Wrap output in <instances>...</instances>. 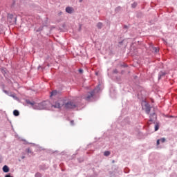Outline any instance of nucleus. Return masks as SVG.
Masks as SVG:
<instances>
[{
  "label": "nucleus",
  "instance_id": "nucleus-1",
  "mask_svg": "<svg viewBox=\"0 0 177 177\" xmlns=\"http://www.w3.org/2000/svg\"><path fill=\"white\" fill-rule=\"evenodd\" d=\"M26 103L27 104H30L32 106L34 110H45L48 109V104H49V101H43L41 103L37 104L35 102H30V100H26Z\"/></svg>",
  "mask_w": 177,
  "mask_h": 177
},
{
  "label": "nucleus",
  "instance_id": "nucleus-2",
  "mask_svg": "<svg viewBox=\"0 0 177 177\" xmlns=\"http://www.w3.org/2000/svg\"><path fill=\"white\" fill-rule=\"evenodd\" d=\"M100 91V84H98L95 88V89H93V91H91L87 93V96L85 98L86 102H89V100H91V99H92V97H93V96H95V95H96V93H99Z\"/></svg>",
  "mask_w": 177,
  "mask_h": 177
},
{
  "label": "nucleus",
  "instance_id": "nucleus-3",
  "mask_svg": "<svg viewBox=\"0 0 177 177\" xmlns=\"http://www.w3.org/2000/svg\"><path fill=\"white\" fill-rule=\"evenodd\" d=\"M64 109H75L77 107V104H75L74 102L71 101H68L66 102V100H64Z\"/></svg>",
  "mask_w": 177,
  "mask_h": 177
},
{
  "label": "nucleus",
  "instance_id": "nucleus-4",
  "mask_svg": "<svg viewBox=\"0 0 177 177\" xmlns=\"http://www.w3.org/2000/svg\"><path fill=\"white\" fill-rule=\"evenodd\" d=\"M52 107L54 109H62V107H64V100H59L55 102V104L52 105Z\"/></svg>",
  "mask_w": 177,
  "mask_h": 177
},
{
  "label": "nucleus",
  "instance_id": "nucleus-5",
  "mask_svg": "<svg viewBox=\"0 0 177 177\" xmlns=\"http://www.w3.org/2000/svg\"><path fill=\"white\" fill-rule=\"evenodd\" d=\"M145 110L146 114H150V111L151 110V106H150V104L147 103V102H145Z\"/></svg>",
  "mask_w": 177,
  "mask_h": 177
},
{
  "label": "nucleus",
  "instance_id": "nucleus-6",
  "mask_svg": "<svg viewBox=\"0 0 177 177\" xmlns=\"http://www.w3.org/2000/svg\"><path fill=\"white\" fill-rule=\"evenodd\" d=\"M157 120V114L156 113H153L150 114L149 116V122L156 123V121Z\"/></svg>",
  "mask_w": 177,
  "mask_h": 177
},
{
  "label": "nucleus",
  "instance_id": "nucleus-7",
  "mask_svg": "<svg viewBox=\"0 0 177 177\" xmlns=\"http://www.w3.org/2000/svg\"><path fill=\"white\" fill-rule=\"evenodd\" d=\"M0 71H1V73L4 77H6L8 75V73H9L8 69L5 67L0 68Z\"/></svg>",
  "mask_w": 177,
  "mask_h": 177
},
{
  "label": "nucleus",
  "instance_id": "nucleus-8",
  "mask_svg": "<svg viewBox=\"0 0 177 177\" xmlns=\"http://www.w3.org/2000/svg\"><path fill=\"white\" fill-rule=\"evenodd\" d=\"M165 75H167V73L164 72V71H160L158 73V80L160 81V80H161V78L162 77H165Z\"/></svg>",
  "mask_w": 177,
  "mask_h": 177
},
{
  "label": "nucleus",
  "instance_id": "nucleus-9",
  "mask_svg": "<svg viewBox=\"0 0 177 177\" xmlns=\"http://www.w3.org/2000/svg\"><path fill=\"white\" fill-rule=\"evenodd\" d=\"M66 13H69V15H71L74 12V8L73 7L68 6L66 8Z\"/></svg>",
  "mask_w": 177,
  "mask_h": 177
},
{
  "label": "nucleus",
  "instance_id": "nucleus-10",
  "mask_svg": "<svg viewBox=\"0 0 177 177\" xmlns=\"http://www.w3.org/2000/svg\"><path fill=\"white\" fill-rule=\"evenodd\" d=\"M2 169L3 172H4L5 174H8V172H9L10 171L9 167L6 165L3 167Z\"/></svg>",
  "mask_w": 177,
  "mask_h": 177
},
{
  "label": "nucleus",
  "instance_id": "nucleus-11",
  "mask_svg": "<svg viewBox=\"0 0 177 177\" xmlns=\"http://www.w3.org/2000/svg\"><path fill=\"white\" fill-rule=\"evenodd\" d=\"M13 115H15V117H19L20 115V112L19 111V110L15 109L13 111Z\"/></svg>",
  "mask_w": 177,
  "mask_h": 177
},
{
  "label": "nucleus",
  "instance_id": "nucleus-12",
  "mask_svg": "<svg viewBox=\"0 0 177 177\" xmlns=\"http://www.w3.org/2000/svg\"><path fill=\"white\" fill-rule=\"evenodd\" d=\"M97 27L99 30H102V28L103 27V23H102V22L97 23Z\"/></svg>",
  "mask_w": 177,
  "mask_h": 177
},
{
  "label": "nucleus",
  "instance_id": "nucleus-13",
  "mask_svg": "<svg viewBox=\"0 0 177 177\" xmlns=\"http://www.w3.org/2000/svg\"><path fill=\"white\" fill-rule=\"evenodd\" d=\"M160 129V124L158 122H156L155 124V132H157Z\"/></svg>",
  "mask_w": 177,
  "mask_h": 177
},
{
  "label": "nucleus",
  "instance_id": "nucleus-14",
  "mask_svg": "<svg viewBox=\"0 0 177 177\" xmlns=\"http://www.w3.org/2000/svg\"><path fill=\"white\" fill-rule=\"evenodd\" d=\"M129 28V26H128L127 25H124V26H123L124 32H127Z\"/></svg>",
  "mask_w": 177,
  "mask_h": 177
},
{
  "label": "nucleus",
  "instance_id": "nucleus-15",
  "mask_svg": "<svg viewBox=\"0 0 177 177\" xmlns=\"http://www.w3.org/2000/svg\"><path fill=\"white\" fill-rule=\"evenodd\" d=\"M8 19H10V20H12V19H15V21H16V20H17V19H16V17H13V15H12V14H9L8 15Z\"/></svg>",
  "mask_w": 177,
  "mask_h": 177
},
{
  "label": "nucleus",
  "instance_id": "nucleus-16",
  "mask_svg": "<svg viewBox=\"0 0 177 177\" xmlns=\"http://www.w3.org/2000/svg\"><path fill=\"white\" fill-rule=\"evenodd\" d=\"M56 95H57V90L53 91L50 93V96H56Z\"/></svg>",
  "mask_w": 177,
  "mask_h": 177
},
{
  "label": "nucleus",
  "instance_id": "nucleus-17",
  "mask_svg": "<svg viewBox=\"0 0 177 177\" xmlns=\"http://www.w3.org/2000/svg\"><path fill=\"white\" fill-rule=\"evenodd\" d=\"M153 52H155V53H158L159 50L157 48V47H152Z\"/></svg>",
  "mask_w": 177,
  "mask_h": 177
},
{
  "label": "nucleus",
  "instance_id": "nucleus-18",
  "mask_svg": "<svg viewBox=\"0 0 177 177\" xmlns=\"http://www.w3.org/2000/svg\"><path fill=\"white\" fill-rule=\"evenodd\" d=\"M104 156H105V157H109V156H110V151H105L104 153Z\"/></svg>",
  "mask_w": 177,
  "mask_h": 177
},
{
  "label": "nucleus",
  "instance_id": "nucleus-19",
  "mask_svg": "<svg viewBox=\"0 0 177 177\" xmlns=\"http://www.w3.org/2000/svg\"><path fill=\"white\" fill-rule=\"evenodd\" d=\"M116 81L118 84H121V77L117 76L116 77Z\"/></svg>",
  "mask_w": 177,
  "mask_h": 177
},
{
  "label": "nucleus",
  "instance_id": "nucleus-20",
  "mask_svg": "<svg viewBox=\"0 0 177 177\" xmlns=\"http://www.w3.org/2000/svg\"><path fill=\"white\" fill-rule=\"evenodd\" d=\"M121 10V7L118 6L115 9V12L118 13Z\"/></svg>",
  "mask_w": 177,
  "mask_h": 177
},
{
  "label": "nucleus",
  "instance_id": "nucleus-21",
  "mask_svg": "<svg viewBox=\"0 0 177 177\" xmlns=\"http://www.w3.org/2000/svg\"><path fill=\"white\" fill-rule=\"evenodd\" d=\"M136 6H138V3L136 2H134L133 3L131 4V8H133V9H135Z\"/></svg>",
  "mask_w": 177,
  "mask_h": 177
},
{
  "label": "nucleus",
  "instance_id": "nucleus-22",
  "mask_svg": "<svg viewBox=\"0 0 177 177\" xmlns=\"http://www.w3.org/2000/svg\"><path fill=\"white\" fill-rule=\"evenodd\" d=\"M120 67L125 68L126 67H128V65L125 63H122V64H120Z\"/></svg>",
  "mask_w": 177,
  "mask_h": 177
},
{
  "label": "nucleus",
  "instance_id": "nucleus-23",
  "mask_svg": "<svg viewBox=\"0 0 177 177\" xmlns=\"http://www.w3.org/2000/svg\"><path fill=\"white\" fill-rule=\"evenodd\" d=\"M44 30V26H40L38 29H37L36 32H39L40 31H42Z\"/></svg>",
  "mask_w": 177,
  "mask_h": 177
},
{
  "label": "nucleus",
  "instance_id": "nucleus-24",
  "mask_svg": "<svg viewBox=\"0 0 177 177\" xmlns=\"http://www.w3.org/2000/svg\"><path fill=\"white\" fill-rule=\"evenodd\" d=\"M10 96L13 97V99H15V100H19V97H17V96H16L15 95H10Z\"/></svg>",
  "mask_w": 177,
  "mask_h": 177
},
{
  "label": "nucleus",
  "instance_id": "nucleus-25",
  "mask_svg": "<svg viewBox=\"0 0 177 177\" xmlns=\"http://www.w3.org/2000/svg\"><path fill=\"white\" fill-rule=\"evenodd\" d=\"M22 140L24 142H25V145L29 144V145H32L33 146H35V144H34V143H30V142H27V140Z\"/></svg>",
  "mask_w": 177,
  "mask_h": 177
},
{
  "label": "nucleus",
  "instance_id": "nucleus-26",
  "mask_svg": "<svg viewBox=\"0 0 177 177\" xmlns=\"http://www.w3.org/2000/svg\"><path fill=\"white\" fill-rule=\"evenodd\" d=\"M35 177H42V174H41L39 172H37L35 174Z\"/></svg>",
  "mask_w": 177,
  "mask_h": 177
},
{
  "label": "nucleus",
  "instance_id": "nucleus-27",
  "mask_svg": "<svg viewBox=\"0 0 177 177\" xmlns=\"http://www.w3.org/2000/svg\"><path fill=\"white\" fill-rule=\"evenodd\" d=\"M26 153H28V154H31L32 153V151H31V150H30V148H27L26 149Z\"/></svg>",
  "mask_w": 177,
  "mask_h": 177
},
{
  "label": "nucleus",
  "instance_id": "nucleus-28",
  "mask_svg": "<svg viewBox=\"0 0 177 177\" xmlns=\"http://www.w3.org/2000/svg\"><path fill=\"white\" fill-rule=\"evenodd\" d=\"M142 16H143V14H142V12H138V13L137 14V17H138V18H141Z\"/></svg>",
  "mask_w": 177,
  "mask_h": 177
},
{
  "label": "nucleus",
  "instance_id": "nucleus-29",
  "mask_svg": "<svg viewBox=\"0 0 177 177\" xmlns=\"http://www.w3.org/2000/svg\"><path fill=\"white\" fill-rule=\"evenodd\" d=\"M124 171L125 174H129V169L128 167H126Z\"/></svg>",
  "mask_w": 177,
  "mask_h": 177
},
{
  "label": "nucleus",
  "instance_id": "nucleus-30",
  "mask_svg": "<svg viewBox=\"0 0 177 177\" xmlns=\"http://www.w3.org/2000/svg\"><path fill=\"white\" fill-rule=\"evenodd\" d=\"M159 140H160L161 143H164L165 142V138H162L159 139Z\"/></svg>",
  "mask_w": 177,
  "mask_h": 177
},
{
  "label": "nucleus",
  "instance_id": "nucleus-31",
  "mask_svg": "<svg viewBox=\"0 0 177 177\" xmlns=\"http://www.w3.org/2000/svg\"><path fill=\"white\" fill-rule=\"evenodd\" d=\"M3 92H4V93H6V95H8V96H10V95H9V91H8L6 90H3Z\"/></svg>",
  "mask_w": 177,
  "mask_h": 177
},
{
  "label": "nucleus",
  "instance_id": "nucleus-32",
  "mask_svg": "<svg viewBox=\"0 0 177 177\" xmlns=\"http://www.w3.org/2000/svg\"><path fill=\"white\" fill-rule=\"evenodd\" d=\"M113 74H118V71L117 69H114V70L113 71Z\"/></svg>",
  "mask_w": 177,
  "mask_h": 177
},
{
  "label": "nucleus",
  "instance_id": "nucleus-33",
  "mask_svg": "<svg viewBox=\"0 0 177 177\" xmlns=\"http://www.w3.org/2000/svg\"><path fill=\"white\" fill-rule=\"evenodd\" d=\"M170 177H177V175H176V174H175V173H172V174L170 175Z\"/></svg>",
  "mask_w": 177,
  "mask_h": 177
},
{
  "label": "nucleus",
  "instance_id": "nucleus-34",
  "mask_svg": "<svg viewBox=\"0 0 177 177\" xmlns=\"http://www.w3.org/2000/svg\"><path fill=\"white\" fill-rule=\"evenodd\" d=\"M79 73H80V74H82V73H84V70L82 69V68L79 69Z\"/></svg>",
  "mask_w": 177,
  "mask_h": 177
},
{
  "label": "nucleus",
  "instance_id": "nucleus-35",
  "mask_svg": "<svg viewBox=\"0 0 177 177\" xmlns=\"http://www.w3.org/2000/svg\"><path fill=\"white\" fill-rule=\"evenodd\" d=\"M160 139L157 140V141H156L157 146H158L160 145Z\"/></svg>",
  "mask_w": 177,
  "mask_h": 177
},
{
  "label": "nucleus",
  "instance_id": "nucleus-36",
  "mask_svg": "<svg viewBox=\"0 0 177 177\" xmlns=\"http://www.w3.org/2000/svg\"><path fill=\"white\" fill-rule=\"evenodd\" d=\"M5 177H13V176H12L10 175V174H6V175L5 176Z\"/></svg>",
  "mask_w": 177,
  "mask_h": 177
},
{
  "label": "nucleus",
  "instance_id": "nucleus-37",
  "mask_svg": "<svg viewBox=\"0 0 177 177\" xmlns=\"http://www.w3.org/2000/svg\"><path fill=\"white\" fill-rule=\"evenodd\" d=\"M77 160H78L79 162H82V161H84V159H80V158H78Z\"/></svg>",
  "mask_w": 177,
  "mask_h": 177
},
{
  "label": "nucleus",
  "instance_id": "nucleus-38",
  "mask_svg": "<svg viewBox=\"0 0 177 177\" xmlns=\"http://www.w3.org/2000/svg\"><path fill=\"white\" fill-rule=\"evenodd\" d=\"M71 125H74V120L71 121Z\"/></svg>",
  "mask_w": 177,
  "mask_h": 177
},
{
  "label": "nucleus",
  "instance_id": "nucleus-39",
  "mask_svg": "<svg viewBox=\"0 0 177 177\" xmlns=\"http://www.w3.org/2000/svg\"><path fill=\"white\" fill-rule=\"evenodd\" d=\"M1 162H2V157L1 156H0V164H1Z\"/></svg>",
  "mask_w": 177,
  "mask_h": 177
},
{
  "label": "nucleus",
  "instance_id": "nucleus-40",
  "mask_svg": "<svg viewBox=\"0 0 177 177\" xmlns=\"http://www.w3.org/2000/svg\"><path fill=\"white\" fill-rule=\"evenodd\" d=\"M21 158H22V160H24V158H26V156H21Z\"/></svg>",
  "mask_w": 177,
  "mask_h": 177
},
{
  "label": "nucleus",
  "instance_id": "nucleus-41",
  "mask_svg": "<svg viewBox=\"0 0 177 177\" xmlns=\"http://www.w3.org/2000/svg\"><path fill=\"white\" fill-rule=\"evenodd\" d=\"M129 120V118H126V119L124 120V121H127V123H128Z\"/></svg>",
  "mask_w": 177,
  "mask_h": 177
},
{
  "label": "nucleus",
  "instance_id": "nucleus-42",
  "mask_svg": "<svg viewBox=\"0 0 177 177\" xmlns=\"http://www.w3.org/2000/svg\"><path fill=\"white\" fill-rule=\"evenodd\" d=\"M84 0H79V2L81 3Z\"/></svg>",
  "mask_w": 177,
  "mask_h": 177
},
{
  "label": "nucleus",
  "instance_id": "nucleus-43",
  "mask_svg": "<svg viewBox=\"0 0 177 177\" xmlns=\"http://www.w3.org/2000/svg\"><path fill=\"white\" fill-rule=\"evenodd\" d=\"M55 28V26H52L50 30H53Z\"/></svg>",
  "mask_w": 177,
  "mask_h": 177
},
{
  "label": "nucleus",
  "instance_id": "nucleus-44",
  "mask_svg": "<svg viewBox=\"0 0 177 177\" xmlns=\"http://www.w3.org/2000/svg\"><path fill=\"white\" fill-rule=\"evenodd\" d=\"M110 95L111 97L114 96V95H113V93H110Z\"/></svg>",
  "mask_w": 177,
  "mask_h": 177
},
{
  "label": "nucleus",
  "instance_id": "nucleus-45",
  "mask_svg": "<svg viewBox=\"0 0 177 177\" xmlns=\"http://www.w3.org/2000/svg\"><path fill=\"white\" fill-rule=\"evenodd\" d=\"M15 6V2L12 4V7Z\"/></svg>",
  "mask_w": 177,
  "mask_h": 177
},
{
  "label": "nucleus",
  "instance_id": "nucleus-46",
  "mask_svg": "<svg viewBox=\"0 0 177 177\" xmlns=\"http://www.w3.org/2000/svg\"><path fill=\"white\" fill-rule=\"evenodd\" d=\"M121 74H124V71H121Z\"/></svg>",
  "mask_w": 177,
  "mask_h": 177
},
{
  "label": "nucleus",
  "instance_id": "nucleus-47",
  "mask_svg": "<svg viewBox=\"0 0 177 177\" xmlns=\"http://www.w3.org/2000/svg\"><path fill=\"white\" fill-rule=\"evenodd\" d=\"M39 68H41V66H39L38 67V70H39Z\"/></svg>",
  "mask_w": 177,
  "mask_h": 177
},
{
  "label": "nucleus",
  "instance_id": "nucleus-48",
  "mask_svg": "<svg viewBox=\"0 0 177 177\" xmlns=\"http://www.w3.org/2000/svg\"><path fill=\"white\" fill-rule=\"evenodd\" d=\"M119 44H122V41L119 42Z\"/></svg>",
  "mask_w": 177,
  "mask_h": 177
},
{
  "label": "nucleus",
  "instance_id": "nucleus-49",
  "mask_svg": "<svg viewBox=\"0 0 177 177\" xmlns=\"http://www.w3.org/2000/svg\"><path fill=\"white\" fill-rule=\"evenodd\" d=\"M113 162H114V160H113Z\"/></svg>",
  "mask_w": 177,
  "mask_h": 177
}]
</instances>
